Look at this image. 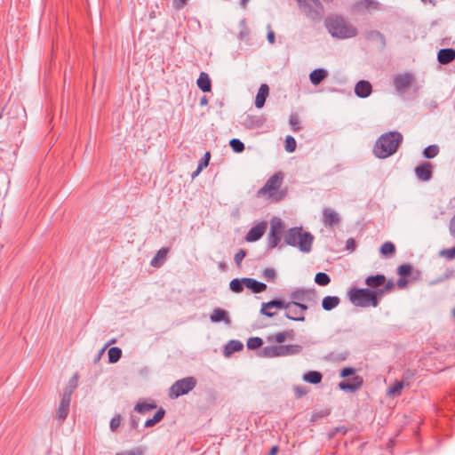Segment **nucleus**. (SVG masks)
Returning a JSON list of instances; mask_svg holds the SVG:
<instances>
[{
	"instance_id": "obj_1",
	"label": "nucleus",
	"mask_w": 455,
	"mask_h": 455,
	"mask_svg": "<svg viewBox=\"0 0 455 455\" xmlns=\"http://www.w3.org/2000/svg\"><path fill=\"white\" fill-rule=\"evenodd\" d=\"M325 28L332 37L347 39L358 34L357 28L340 15H331L325 20Z\"/></svg>"
},
{
	"instance_id": "obj_2",
	"label": "nucleus",
	"mask_w": 455,
	"mask_h": 455,
	"mask_svg": "<svg viewBox=\"0 0 455 455\" xmlns=\"http://www.w3.org/2000/svg\"><path fill=\"white\" fill-rule=\"evenodd\" d=\"M403 140L398 132H389L382 134L375 143L374 155L378 158H387L395 154Z\"/></svg>"
},
{
	"instance_id": "obj_3",
	"label": "nucleus",
	"mask_w": 455,
	"mask_h": 455,
	"mask_svg": "<svg viewBox=\"0 0 455 455\" xmlns=\"http://www.w3.org/2000/svg\"><path fill=\"white\" fill-rule=\"evenodd\" d=\"M285 243L293 247H299L302 252H309L312 249L314 235L303 231L302 228H289L284 235Z\"/></svg>"
},
{
	"instance_id": "obj_4",
	"label": "nucleus",
	"mask_w": 455,
	"mask_h": 455,
	"mask_svg": "<svg viewBox=\"0 0 455 455\" xmlns=\"http://www.w3.org/2000/svg\"><path fill=\"white\" fill-rule=\"evenodd\" d=\"M348 298L354 306L360 307H376L380 300L376 290L369 288H351L348 291Z\"/></svg>"
},
{
	"instance_id": "obj_5",
	"label": "nucleus",
	"mask_w": 455,
	"mask_h": 455,
	"mask_svg": "<svg viewBox=\"0 0 455 455\" xmlns=\"http://www.w3.org/2000/svg\"><path fill=\"white\" fill-rule=\"evenodd\" d=\"M196 386V379L194 377H186L175 381L169 389V397L172 399L178 398L183 395H187Z\"/></svg>"
},
{
	"instance_id": "obj_6",
	"label": "nucleus",
	"mask_w": 455,
	"mask_h": 455,
	"mask_svg": "<svg viewBox=\"0 0 455 455\" xmlns=\"http://www.w3.org/2000/svg\"><path fill=\"white\" fill-rule=\"evenodd\" d=\"M283 181V175L281 172L275 173L271 176L265 185L257 192L258 197L268 196L271 197L281 187Z\"/></svg>"
},
{
	"instance_id": "obj_7",
	"label": "nucleus",
	"mask_w": 455,
	"mask_h": 455,
	"mask_svg": "<svg viewBox=\"0 0 455 455\" xmlns=\"http://www.w3.org/2000/svg\"><path fill=\"white\" fill-rule=\"evenodd\" d=\"M291 301L298 302H316V293L315 289L297 288L290 294Z\"/></svg>"
},
{
	"instance_id": "obj_8",
	"label": "nucleus",
	"mask_w": 455,
	"mask_h": 455,
	"mask_svg": "<svg viewBox=\"0 0 455 455\" xmlns=\"http://www.w3.org/2000/svg\"><path fill=\"white\" fill-rule=\"evenodd\" d=\"M300 10L312 20H319L323 13V7L315 6L307 0H297Z\"/></svg>"
},
{
	"instance_id": "obj_9",
	"label": "nucleus",
	"mask_w": 455,
	"mask_h": 455,
	"mask_svg": "<svg viewBox=\"0 0 455 455\" xmlns=\"http://www.w3.org/2000/svg\"><path fill=\"white\" fill-rule=\"evenodd\" d=\"M73 390L72 389H65L62 397L60 403V405L56 411V418L58 420L63 422L68 413H69V407H70V402H71V395H72Z\"/></svg>"
},
{
	"instance_id": "obj_10",
	"label": "nucleus",
	"mask_w": 455,
	"mask_h": 455,
	"mask_svg": "<svg viewBox=\"0 0 455 455\" xmlns=\"http://www.w3.org/2000/svg\"><path fill=\"white\" fill-rule=\"evenodd\" d=\"M283 308H289V304H286V301L282 299H275L261 304L260 314L267 317H274L276 315V311L273 309Z\"/></svg>"
},
{
	"instance_id": "obj_11",
	"label": "nucleus",
	"mask_w": 455,
	"mask_h": 455,
	"mask_svg": "<svg viewBox=\"0 0 455 455\" xmlns=\"http://www.w3.org/2000/svg\"><path fill=\"white\" fill-rule=\"evenodd\" d=\"M283 222L280 220L271 222L270 231L267 237V248L273 249L278 245L283 232Z\"/></svg>"
},
{
	"instance_id": "obj_12",
	"label": "nucleus",
	"mask_w": 455,
	"mask_h": 455,
	"mask_svg": "<svg viewBox=\"0 0 455 455\" xmlns=\"http://www.w3.org/2000/svg\"><path fill=\"white\" fill-rule=\"evenodd\" d=\"M413 81V75L410 73L400 74L394 78V86L398 92L403 93L411 85Z\"/></svg>"
},
{
	"instance_id": "obj_13",
	"label": "nucleus",
	"mask_w": 455,
	"mask_h": 455,
	"mask_svg": "<svg viewBox=\"0 0 455 455\" xmlns=\"http://www.w3.org/2000/svg\"><path fill=\"white\" fill-rule=\"evenodd\" d=\"M340 216L331 208H324L323 210V223L326 228H332L340 223Z\"/></svg>"
},
{
	"instance_id": "obj_14",
	"label": "nucleus",
	"mask_w": 455,
	"mask_h": 455,
	"mask_svg": "<svg viewBox=\"0 0 455 455\" xmlns=\"http://www.w3.org/2000/svg\"><path fill=\"white\" fill-rule=\"evenodd\" d=\"M433 167L428 162H423L415 168V174L420 181H429L433 177Z\"/></svg>"
},
{
	"instance_id": "obj_15",
	"label": "nucleus",
	"mask_w": 455,
	"mask_h": 455,
	"mask_svg": "<svg viewBox=\"0 0 455 455\" xmlns=\"http://www.w3.org/2000/svg\"><path fill=\"white\" fill-rule=\"evenodd\" d=\"M267 228L266 222H259L253 226L246 234L245 239L247 242H256L262 237Z\"/></svg>"
},
{
	"instance_id": "obj_16",
	"label": "nucleus",
	"mask_w": 455,
	"mask_h": 455,
	"mask_svg": "<svg viewBox=\"0 0 455 455\" xmlns=\"http://www.w3.org/2000/svg\"><path fill=\"white\" fill-rule=\"evenodd\" d=\"M363 378L356 375L351 380H344L339 383V387L341 390L355 392L363 386Z\"/></svg>"
},
{
	"instance_id": "obj_17",
	"label": "nucleus",
	"mask_w": 455,
	"mask_h": 455,
	"mask_svg": "<svg viewBox=\"0 0 455 455\" xmlns=\"http://www.w3.org/2000/svg\"><path fill=\"white\" fill-rule=\"evenodd\" d=\"M259 355L267 358L283 356V345L267 346L259 352Z\"/></svg>"
},
{
	"instance_id": "obj_18",
	"label": "nucleus",
	"mask_w": 455,
	"mask_h": 455,
	"mask_svg": "<svg viewBox=\"0 0 455 455\" xmlns=\"http://www.w3.org/2000/svg\"><path fill=\"white\" fill-rule=\"evenodd\" d=\"M266 120L263 115H248L243 120V125L247 129H257L262 127Z\"/></svg>"
},
{
	"instance_id": "obj_19",
	"label": "nucleus",
	"mask_w": 455,
	"mask_h": 455,
	"mask_svg": "<svg viewBox=\"0 0 455 455\" xmlns=\"http://www.w3.org/2000/svg\"><path fill=\"white\" fill-rule=\"evenodd\" d=\"M372 92V86L366 80H360L355 86V93L359 98H367Z\"/></svg>"
},
{
	"instance_id": "obj_20",
	"label": "nucleus",
	"mask_w": 455,
	"mask_h": 455,
	"mask_svg": "<svg viewBox=\"0 0 455 455\" xmlns=\"http://www.w3.org/2000/svg\"><path fill=\"white\" fill-rule=\"evenodd\" d=\"M210 319L212 323H220L224 322L226 324L229 325L231 323L230 317L228 313L222 308L216 307L213 309Z\"/></svg>"
},
{
	"instance_id": "obj_21",
	"label": "nucleus",
	"mask_w": 455,
	"mask_h": 455,
	"mask_svg": "<svg viewBox=\"0 0 455 455\" xmlns=\"http://www.w3.org/2000/svg\"><path fill=\"white\" fill-rule=\"evenodd\" d=\"M244 286L253 293H260L267 290V284L250 277H243Z\"/></svg>"
},
{
	"instance_id": "obj_22",
	"label": "nucleus",
	"mask_w": 455,
	"mask_h": 455,
	"mask_svg": "<svg viewBox=\"0 0 455 455\" xmlns=\"http://www.w3.org/2000/svg\"><path fill=\"white\" fill-rule=\"evenodd\" d=\"M437 60L443 65L452 62L455 60V50L452 48L441 49L437 53Z\"/></svg>"
},
{
	"instance_id": "obj_23",
	"label": "nucleus",
	"mask_w": 455,
	"mask_h": 455,
	"mask_svg": "<svg viewBox=\"0 0 455 455\" xmlns=\"http://www.w3.org/2000/svg\"><path fill=\"white\" fill-rule=\"evenodd\" d=\"M386 276L382 274H377L375 275H369L365 279V284L375 290L380 289L386 283Z\"/></svg>"
},
{
	"instance_id": "obj_24",
	"label": "nucleus",
	"mask_w": 455,
	"mask_h": 455,
	"mask_svg": "<svg viewBox=\"0 0 455 455\" xmlns=\"http://www.w3.org/2000/svg\"><path fill=\"white\" fill-rule=\"evenodd\" d=\"M269 93V87L266 84H262L258 91V93L256 95L255 99V107L257 108H261L266 102V100Z\"/></svg>"
},
{
	"instance_id": "obj_25",
	"label": "nucleus",
	"mask_w": 455,
	"mask_h": 455,
	"mask_svg": "<svg viewBox=\"0 0 455 455\" xmlns=\"http://www.w3.org/2000/svg\"><path fill=\"white\" fill-rule=\"evenodd\" d=\"M197 86L204 92H209L212 90V81L205 72H201L196 81Z\"/></svg>"
},
{
	"instance_id": "obj_26",
	"label": "nucleus",
	"mask_w": 455,
	"mask_h": 455,
	"mask_svg": "<svg viewBox=\"0 0 455 455\" xmlns=\"http://www.w3.org/2000/svg\"><path fill=\"white\" fill-rule=\"evenodd\" d=\"M328 76V72L324 68H316L313 70L309 75L310 82L314 85L321 84Z\"/></svg>"
},
{
	"instance_id": "obj_27",
	"label": "nucleus",
	"mask_w": 455,
	"mask_h": 455,
	"mask_svg": "<svg viewBox=\"0 0 455 455\" xmlns=\"http://www.w3.org/2000/svg\"><path fill=\"white\" fill-rule=\"evenodd\" d=\"M340 303V299L337 296H326L322 300V307L325 311H331L337 307Z\"/></svg>"
},
{
	"instance_id": "obj_28",
	"label": "nucleus",
	"mask_w": 455,
	"mask_h": 455,
	"mask_svg": "<svg viewBox=\"0 0 455 455\" xmlns=\"http://www.w3.org/2000/svg\"><path fill=\"white\" fill-rule=\"evenodd\" d=\"M168 251V248H161L151 259L150 265L155 267H160L166 259Z\"/></svg>"
},
{
	"instance_id": "obj_29",
	"label": "nucleus",
	"mask_w": 455,
	"mask_h": 455,
	"mask_svg": "<svg viewBox=\"0 0 455 455\" xmlns=\"http://www.w3.org/2000/svg\"><path fill=\"white\" fill-rule=\"evenodd\" d=\"M243 348V344L237 339H232L228 342V344L225 347V355L229 356L235 352H238Z\"/></svg>"
},
{
	"instance_id": "obj_30",
	"label": "nucleus",
	"mask_w": 455,
	"mask_h": 455,
	"mask_svg": "<svg viewBox=\"0 0 455 455\" xmlns=\"http://www.w3.org/2000/svg\"><path fill=\"white\" fill-rule=\"evenodd\" d=\"M323 379V374L317 371H309L303 375V380L310 384H319Z\"/></svg>"
},
{
	"instance_id": "obj_31",
	"label": "nucleus",
	"mask_w": 455,
	"mask_h": 455,
	"mask_svg": "<svg viewBox=\"0 0 455 455\" xmlns=\"http://www.w3.org/2000/svg\"><path fill=\"white\" fill-rule=\"evenodd\" d=\"M287 311L285 312V316L293 321L297 322H304L305 321V315H303V312H299L298 307L292 308L291 307L290 308H285Z\"/></svg>"
},
{
	"instance_id": "obj_32",
	"label": "nucleus",
	"mask_w": 455,
	"mask_h": 455,
	"mask_svg": "<svg viewBox=\"0 0 455 455\" xmlns=\"http://www.w3.org/2000/svg\"><path fill=\"white\" fill-rule=\"evenodd\" d=\"M156 408V404L155 403H147L145 401H141L137 403L134 407V411L139 413L144 414Z\"/></svg>"
},
{
	"instance_id": "obj_33",
	"label": "nucleus",
	"mask_w": 455,
	"mask_h": 455,
	"mask_svg": "<svg viewBox=\"0 0 455 455\" xmlns=\"http://www.w3.org/2000/svg\"><path fill=\"white\" fill-rule=\"evenodd\" d=\"M365 38L367 40H379L382 48L386 46V38L384 35L378 30L367 31L365 33Z\"/></svg>"
},
{
	"instance_id": "obj_34",
	"label": "nucleus",
	"mask_w": 455,
	"mask_h": 455,
	"mask_svg": "<svg viewBox=\"0 0 455 455\" xmlns=\"http://www.w3.org/2000/svg\"><path fill=\"white\" fill-rule=\"evenodd\" d=\"M165 415V411L163 408H160L153 416V418L146 420L144 427H151L160 422Z\"/></svg>"
},
{
	"instance_id": "obj_35",
	"label": "nucleus",
	"mask_w": 455,
	"mask_h": 455,
	"mask_svg": "<svg viewBox=\"0 0 455 455\" xmlns=\"http://www.w3.org/2000/svg\"><path fill=\"white\" fill-rule=\"evenodd\" d=\"M108 362L115 363L118 362L122 356V349L118 347H112L108 349Z\"/></svg>"
},
{
	"instance_id": "obj_36",
	"label": "nucleus",
	"mask_w": 455,
	"mask_h": 455,
	"mask_svg": "<svg viewBox=\"0 0 455 455\" xmlns=\"http://www.w3.org/2000/svg\"><path fill=\"white\" fill-rule=\"evenodd\" d=\"M379 251L382 255L386 256V257H391L395 254V246L393 243L391 242H385L380 249H379Z\"/></svg>"
},
{
	"instance_id": "obj_37",
	"label": "nucleus",
	"mask_w": 455,
	"mask_h": 455,
	"mask_svg": "<svg viewBox=\"0 0 455 455\" xmlns=\"http://www.w3.org/2000/svg\"><path fill=\"white\" fill-rule=\"evenodd\" d=\"M244 283L243 278H235L229 283V289L235 293L242 292Z\"/></svg>"
},
{
	"instance_id": "obj_38",
	"label": "nucleus",
	"mask_w": 455,
	"mask_h": 455,
	"mask_svg": "<svg viewBox=\"0 0 455 455\" xmlns=\"http://www.w3.org/2000/svg\"><path fill=\"white\" fill-rule=\"evenodd\" d=\"M302 351V347L298 344L283 345V356L297 355Z\"/></svg>"
},
{
	"instance_id": "obj_39",
	"label": "nucleus",
	"mask_w": 455,
	"mask_h": 455,
	"mask_svg": "<svg viewBox=\"0 0 455 455\" xmlns=\"http://www.w3.org/2000/svg\"><path fill=\"white\" fill-rule=\"evenodd\" d=\"M315 282L320 286H326L331 283V278L326 273L319 272L315 276Z\"/></svg>"
},
{
	"instance_id": "obj_40",
	"label": "nucleus",
	"mask_w": 455,
	"mask_h": 455,
	"mask_svg": "<svg viewBox=\"0 0 455 455\" xmlns=\"http://www.w3.org/2000/svg\"><path fill=\"white\" fill-rule=\"evenodd\" d=\"M404 387V384L400 381H395L387 390V395L389 396H396L401 394V391L403 387Z\"/></svg>"
},
{
	"instance_id": "obj_41",
	"label": "nucleus",
	"mask_w": 455,
	"mask_h": 455,
	"mask_svg": "<svg viewBox=\"0 0 455 455\" xmlns=\"http://www.w3.org/2000/svg\"><path fill=\"white\" fill-rule=\"evenodd\" d=\"M439 153V147L437 145L427 146L424 151L423 156L427 159H431L436 156Z\"/></svg>"
},
{
	"instance_id": "obj_42",
	"label": "nucleus",
	"mask_w": 455,
	"mask_h": 455,
	"mask_svg": "<svg viewBox=\"0 0 455 455\" xmlns=\"http://www.w3.org/2000/svg\"><path fill=\"white\" fill-rule=\"evenodd\" d=\"M262 345H263V340L259 337H251V338H249L247 340V347L250 350L258 349V348L261 347Z\"/></svg>"
},
{
	"instance_id": "obj_43",
	"label": "nucleus",
	"mask_w": 455,
	"mask_h": 455,
	"mask_svg": "<svg viewBox=\"0 0 455 455\" xmlns=\"http://www.w3.org/2000/svg\"><path fill=\"white\" fill-rule=\"evenodd\" d=\"M394 286L395 285L393 281L389 280L388 282H386L385 284L382 285L380 289L376 290L379 299H381L384 294L392 291L394 289Z\"/></svg>"
},
{
	"instance_id": "obj_44",
	"label": "nucleus",
	"mask_w": 455,
	"mask_h": 455,
	"mask_svg": "<svg viewBox=\"0 0 455 455\" xmlns=\"http://www.w3.org/2000/svg\"><path fill=\"white\" fill-rule=\"evenodd\" d=\"M229 146L235 153H242L244 150V144L239 139H232Z\"/></svg>"
},
{
	"instance_id": "obj_45",
	"label": "nucleus",
	"mask_w": 455,
	"mask_h": 455,
	"mask_svg": "<svg viewBox=\"0 0 455 455\" xmlns=\"http://www.w3.org/2000/svg\"><path fill=\"white\" fill-rule=\"evenodd\" d=\"M411 272H412V266L411 264H407V263L402 264L397 267V274L401 277L408 276L411 274Z\"/></svg>"
},
{
	"instance_id": "obj_46",
	"label": "nucleus",
	"mask_w": 455,
	"mask_h": 455,
	"mask_svg": "<svg viewBox=\"0 0 455 455\" xmlns=\"http://www.w3.org/2000/svg\"><path fill=\"white\" fill-rule=\"evenodd\" d=\"M296 145L297 144L295 139L292 136L288 135L285 139V150L289 153H292L296 149Z\"/></svg>"
},
{
	"instance_id": "obj_47",
	"label": "nucleus",
	"mask_w": 455,
	"mask_h": 455,
	"mask_svg": "<svg viewBox=\"0 0 455 455\" xmlns=\"http://www.w3.org/2000/svg\"><path fill=\"white\" fill-rule=\"evenodd\" d=\"M289 124L293 132H298L300 130L299 126V118L297 114H291L289 118Z\"/></svg>"
},
{
	"instance_id": "obj_48",
	"label": "nucleus",
	"mask_w": 455,
	"mask_h": 455,
	"mask_svg": "<svg viewBox=\"0 0 455 455\" xmlns=\"http://www.w3.org/2000/svg\"><path fill=\"white\" fill-rule=\"evenodd\" d=\"M414 376L415 371L408 369L403 372L401 381L404 384V386H409Z\"/></svg>"
},
{
	"instance_id": "obj_49",
	"label": "nucleus",
	"mask_w": 455,
	"mask_h": 455,
	"mask_svg": "<svg viewBox=\"0 0 455 455\" xmlns=\"http://www.w3.org/2000/svg\"><path fill=\"white\" fill-rule=\"evenodd\" d=\"M307 302H298V301H289L286 304H289V308L291 307H298L299 312H303V315H305V312L307 310L308 307L306 305Z\"/></svg>"
},
{
	"instance_id": "obj_50",
	"label": "nucleus",
	"mask_w": 455,
	"mask_h": 455,
	"mask_svg": "<svg viewBox=\"0 0 455 455\" xmlns=\"http://www.w3.org/2000/svg\"><path fill=\"white\" fill-rule=\"evenodd\" d=\"M263 276L267 282H274L276 276L275 270L274 268H266L263 272Z\"/></svg>"
},
{
	"instance_id": "obj_51",
	"label": "nucleus",
	"mask_w": 455,
	"mask_h": 455,
	"mask_svg": "<svg viewBox=\"0 0 455 455\" xmlns=\"http://www.w3.org/2000/svg\"><path fill=\"white\" fill-rule=\"evenodd\" d=\"M440 256L444 257L447 259H452L455 258V246L448 249H443L440 251Z\"/></svg>"
},
{
	"instance_id": "obj_52",
	"label": "nucleus",
	"mask_w": 455,
	"mask_h": 455,
	"mask_svg": "<svg viewBox=\"0 0 455 455\" xmlns=\"http://www.w3.org/2000/svg\"><path fill=\"white\" fill-rule=\"evenodd\" d=\"M287 338V333L286 332H278L276 333L275 335L274 336H271V337H268V340L269 341H275L279 344H282L285 341Z\"/></svg>"
},
{
	"instance_id": "obj_53",
	"label": "nucleus",
	"mask_w": 455,
	"mask_h": 455,
	"mask_svg": "<svg viewBox=\"0 0 455 455\" xmlns=\"http://www.w3.org/2000/svg\"><path fill=\"white\" fill-rule=\"evenodd\" d=\"M143 453L144 449L142 447H136L132 450L119 452L116 455H143Z\"/></svg>"
},
{
	"instance_id": "obj_54",
	"label": "nucleus",
	"mask_w": 455,
	"mask_h": 455,
	"mask_svg": "<svg viewBox=\"0 0 455 455\" xmlns=\"http://www.w3.org/2000/svg\"><path fill=\"white\" fill-rule=\"evenodd\" d=\"M211 159V153L207 151L204 156L201 158L199 161V170H203L204 168H206L209 164Z\"/></svg>"
},
{
	"instance_id": "obj_55",
	"label": "nucleus",
	"mask_w": 455,
	"mask_h": 455,
	"mask_svg": "<svg viewBox=\"0 0 455 455\" xmlns=\"http://www.w3.org/2000/svg\"><path fill=\"white\" fill-rule=\"evenodd\" d=\"M120 422H121L120 415H116L115 417H113L109 423V427H110L111 431L115 432L119 427Z\"/></svg>"
},
{
	"instance_id": "obj_56",
	"label": "nucleus",
	"mask_w": 455,
	"mask_h": 455,
	"mask_svg": "<svg viewBox=\"0 0 455 455\" xmlns=\"http://www.w3.org/2000/svg\"><path fill=\"white\" fill-rule=\"evenodd\" d=\"M355 372V370L352 367H345L341 370L340 373H339V376L341 378H347V377H349V376H352L354 375Z\"/></svg>"
},
{
	"instance_id": "obj_57",
	"label": "nucleus",
	"mask_w": 455,
	"mask_h": 455,
	"mask_svg": "<svg viewBox=\"0 0 455 455\" xmlns=\"http://www.w3.org/2000/svg\"><path fill=\"white\" fill-rule=\"evenodd\" d=\"M246 256V251L243 249H240L234 257L235 262L237 265H240L241 261L244 259Z\"/></svg>"
},
{
	"instance_id": "obj_58",
	"label": "nucleus",
	"mask_w": 455,
	"mask_h": 455,
	"mask_svg": "<svg viewBox=\"0 0 455 455\" xmlns=\"http://www.w3.org/2000/svg\"><path fill=\"white\" fill-rule=\"evenodd\" d=\"M356 247V243L354 238H349L346 242V249L349 251H353Z\"/></svg>"
},
{
	"instance_id": "obj_59",
	"label": "nucleus",
	"mask_w": 455,
	"mask_h": 455,
	"mask_svg": "<svg viewBox=\"0 0 455 455\" xmlns=\"http://www.w3.org/2000/svg\"><path fill=\"white\" fill-rule=\"evenodd\" d=\"M449 232H450V235L453 238H455V214L453 215V217L450 220V223H449Z\"/></svg>"
},
{
	"instance_id": "obj_60",
	"label": "nucleus",
	"mask_w": 455,
	"mask_h": 455,
	"mask_svg": "<svg viewBox=\"0 0 455 455\" xmlns=\"http://www.w3.org/2000/svg\"><path fill=\"white\" fill-rule=\"evenodd\" d=\"M187 0H172L173 7L176 10H180L185 6Z\"/></svg>"
},
{
	"instance_id": "obj_61",
	"label": "nucleus",
	"mask_w": 455,
	"mask_h": 455,
	"mask_svg": "<svg viewBox=\"0 0 455 455\" xmlns=\"http://www.w3.org/2000/svg\"><path fill=\"white\" fill-rule=\"evenodd\" d=\"M329 413H330V411L328 410L315 412L312 415V420H315L318 418H323V417L329 415Z\"/></svg>"
},
{
	"instance_id": "obj_62",
	"label": "nucleus",
	"mask_w": 455,
	"mask_h": 455,
	"mask_svg": "<svg viewBox=\"0 0 455 455\" xmlns=\"http://www.w3.org/2000/svg\"><path fill=\"white\" fill-rule=\"evenodd\" d=\"M140 419L134 416H131L130 418V426L132 428L136 429L139 427Z\"/></svg>"
},
{
	"instance_id": "obj_63",
	"label": "nucleus",
	"mask_w": 455,
	"mask_h": 455,
	"mask_svg": "<svg viewBox=\"0 0 455 455\" xmlns=\"http://www.w3.org/2000/svg\"><path fill=\"white\" fill-rule=\"evenodd\" d=\"M408 283V281L407 279H405L404 277H400L397 282H396V284L399 288H404Z\"/></svg>"
},
{
	"instance_id": "obj_64",
	"label": "nucleus",
	"mask_w": 455,
	"mask_h": 455,
	"mask_svg": "<svg viewBox=\"0 0 455 455\" xmlns=\"http://www.w3.org/2000/svg\"><path fill=\"white\" fill-rule=\"evenodd\" d=\"M444 275H445V278H451V277H453L455 275L454 269H452V268L446 269Z\"/></svg>"
}]
</instances>
